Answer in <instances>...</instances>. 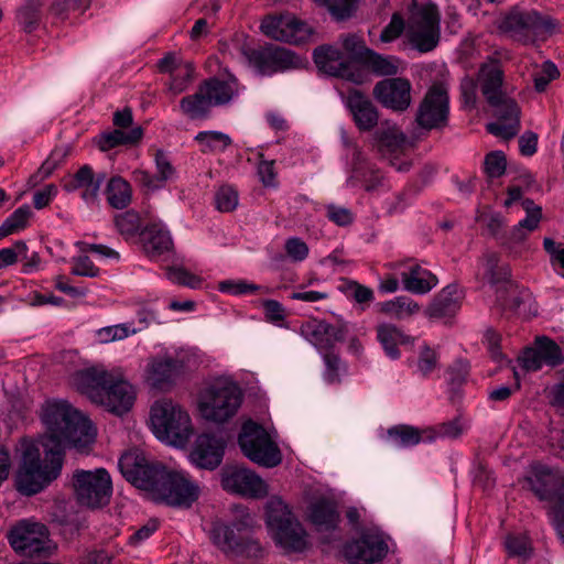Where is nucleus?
<instances>
[{
  "label": "nucleus",
  "mask_w": 564,
  "mask_h": 564,
  "mask_svg": "<svg viewBox=\"0 0 564 564\" xmlns=\"http://www.w3.org/2000/svg\"><path fill=\"white\" fill-rule=\"evenodd\" d=\"M72 486L77 502L89 509L107 506L112 495L111 477L105 468L75 469Z\"/></svg>",
  "instance_id": "8"
},
{
  "label": "nucleus",
  "mask_w": 564,
  "mask_h": 564,
  "mask_svg": "<svg viewBox=\"0 0 564 564\" xmlns=\"http://www.w3.org/2000/svg\"><path fill=\"white\" fill-rule=\"evenodd\" d=\"M441 15L436 7L425 0V52L434 50L441 39Z\"/></svg>",
  "instance_id": "43"
},
{
  "label": "nucleus",
  "mask_w": 564,
  "mask_h": 564,
  "mask_svg": "<svg viewBox=\"0 0 564 564\" xmlns=\"http://www.w3.org/2000/svg\"><path fill=\"white\" fill-rule=\"evenodd\" d=\"M267 527L275 543L289 552H302L308 546L307 533L279 497L267 502Z\"/></svg>",
  "instance_id": "5"
},
{
  "label": "nucleus",
  "mask_w": 564,
  "mask_h": 564,
  "mask_svg": "<svg viewBox=\"0 0 564 564\" xmlns=\"http://www.w3.org/2000/svg\"><path fill=\"white\" fill-rule=\"evenodd\" d=\"M225 445L220 437L202 434L195 441L189 459L198 468L214 470L221 464Z\"/></svg>",
  "instance_id": "23"
},
{
  "label": "nucleus",
  "mask_w": 564,
  "mask_h": 564,
  "mask_svg": "<svg viewBox=\"0 0 564 564\" xmlns=\"http://www.w3.org/2000/svg\"><path fill=\"white\" fill-rule=\"evenodd\" d=\"M143 250L150 258H156L171 250L173 242L169 231L161 224H151L142 232Z\"/></svg>",
  "instance_id": "33"
},
{
  "label": "nucleus",
  "mask_w": 564,
  "mask_h": 564,
  "mask_svg": "<svg viewBox=\"0 0 564 564\" xmlns=\"http://www.w3.org/2000/svg\"><path fill=\"white\" fill-rule=\"evenodd\" d=\"M215 204L218 210L229 213L238 206V193L228 185L221 186L215 194Z\"/></svg>",
  "instance_id": "57"
},
{
  "label": "nucleus",
  "mask_w": 564,
  "mask_h": 564,
  "mask_svg": "<svg viewBox=\"0 0 564 564\" xmlns=\"http://www.w3.org/2000/svg\"><path fill=\"white\" fill-rule=\"evenodd\" d=\"M536 347L540 351L544 365L556 366L563 361V356L560 347L547 338H539Z\"/></svg>",
  "instance_id": "55"
},
{
  "label": "nucleus",
  "mask_w": 564,
  "mask_h": 564,
  "mask_svg": "<svg viewBox=\"0 0 564 564\" xmlns=\"http://www.w3.org/2000/svg\"><path fill=\"white\" fill-rule=\"evenodd\" d=\"M28 247L24 241L19 240L10 248L0 249V269L14 264L19 257L26 258Z\"/></svg>",
  "instance_id": "60"
},
{
  "label": "nucleus",
  "mask_w": 564,
  "mask_h": 564,
  "mask_svg": "<svg viewBox=\"0 0 564 564\" xmlns=\"http://www.w3.org/2000/svg\"><path fill=\"white\" fill-rule=\"evenodd\" d=\"M485 172L490 178L500 177L507 167L506 156L501 151H494L486 155Z\"/></svg>",
  "instance_id": "59"
},
{
  "label": "nucleus",
  "mask_w": 564,
  "mask_h": 564,
  "mask_svg": "<svg viewBox=\"0 0 564 564\" xmlns=\"http://www.w3.org/2000/svg\"><path fill=\"white\" fill-rule=\"evenodd\" d=\"M402 33V48L423 53V8L413 4L406 22L399 13H394L380 34V41L389 43L397 40Z\"/></svg>",
  "instance_id": "14"
},
{
  "label": "nucleus",
  "mask_w": 564,
  "mask_h": 564,
  "mask_svg": "<svg viewBox=\"0 0 564 564\" xmlns=\"http://www.w3.org/2000/svg\"><path fill=\"white\" fill-rule=\"evenodd\" d=\"M343 290L359 304L369 303L373 300V291L356 281L345 280Z\"/></svg>",
  "instance_id": "62"
},
{
  "label": "nucleus",
  "mask_w": 564,
  "mask_h": 564,
  "mask_svg": "<svg viewBox=\"0 0 564 564\" xmlns=\"http://www.w3.org/2000/svg\"><path fill=\"white\" fill-rule=\"evenodd\" d=\"M154 162L156 167L155 175H152L144 170H137L133 172L134 181L151 191L162 188L166 182L176 177V170L165 152L156 150L154 154Z\"/></svg>",
  "instance_id": "28"
},
{
  "label": "nucleus",
  "mask_w": 564,
  "mask_h": 564,
  "mask_svg": "<svg viewBox=\"0 0 564 564\" xmlns=\"http://www.w3.org/2000/svg\"><path fill=\"white\" fill-rule=\"evenodd\" d=\"M218 289L225 293L241 295L258 291L260 286L257 284L248 283L243 280H225L219 283Z\"/></svg>",
  "instance_id": "63"
},
{
  "label": "nucleus",
  "mask_w": 564,
  "mask_h": 564,
  "mask_svg": "<svg viewBox=\"0 0 564 564\" xmlns=\"http://www.w3.org/2000/svg\"><path fill=\"white\" fill-rule=\"evenodd\" d=\"M479 273H481L482 279L486 280L490 286L495 288L498 300L502 305L511 308L518 307V302L509 304L505 296L506 293L513 294L516 291L510 281V269L507 264H500L498 254L494 252L486 253L480 262Z\"/></svg>",
  "instance_id": "20"
},
{
  "label": "nucleus",
  "mask_w": 564,
  "mask_h": 564,
  "mask_svg": "<svg viewBox=\"0 0 564 564\" xmlns=\"http://www.w3.org/2000/svg\"><path fill=\"white\" fill-rule=\"evenodd\" d=\"M104 181V173L95 174L89 165H84L64 182L63 188L69 193L80 191V197L87 204H95L98 200V194Z\"/></svg>",
  "instance_id": "25"
},
{
  "label": "nucleus",
  "mask_w": 564,
  "mask_h": 564,
  "mask_svg": "<svg viewBox=\"0 0 564 564\" xmlns=\"http://www.w3.org/2000/svg\"><path fill=\"white\" fill-rule=\"evenodd\" d=\"M377 338L387 355L392 359H397L400 356L399 344L410 343V338L392 324L379 325L377 327Z\"/></svg>",
  "instance_id": "36"
},
{
  "label": "nucleus",
  "mask_w": 564,
  "mask_h": 564,
  "mask_svg": "<svg viewBox=\"0 0 564 564\" xmlns=\"http://www.w3.org/2000/svg\"><path fill=\"white\" fill-rule=\"evenodd\" d=\"M462 292L457 285L445 286L429 307V315L433 318L451 317L460 307Z\"/></svg>",
  "instance_id": "31"
},
{
  "label": "nucleus",
  "mask_w": 564,
  "mask_h": 564,
  "mask_svg": "<svg viewBox=\"0 0 564 564\" xmlns=\"http://www.w3.org/2000/svg\"><path fill=\"white\" fill-rule=\"evenodd\" d=\"M142 138L141 127H135L129 132L116 129L110 132L102 133L99 137L98 145L101 151H108L121 144H134Z\"/></svg>",
  "instance_id": "41"
},
{
  "label": "nucleus",
  "mask_w": 564,
  "mask_h": 564,
  "mask_svg": "<svg viewBox=\"0 0 564 564\" xmlns=\"http://www.w3.org/2000/svg\"><path fill=\"white\" fill-rule=\"evenodd\" d=\"M238 443L243 455L259 466L273 468L282 462L278 444L261 425L252 421L242 425Z\"/></svg>",
  "instance_id": "10"
},
{
  "label": "nucleus",
  "mask_w": 564,
  "mask_h": 564,
  "mask_svg": "<svg viewBox=\"0 0 564 564\" xmlns=\"http://www.w3.org/2000/svg\"><path fill=\"white\" fill-rule=\"evenodd\" d=\"M377 134L379 145L390 152L402 149L406 141L405 135L397 127L382 129Z\"/></svg>",
  "instance_id": "52"
},
{
  "label": "nucleus",
  "mask_w": 564,
  "mask_h": 564,
  "mask_svg": "<svg viewBox=\"0 0 564 564\" xmlns=\"http://www.w3.org/2000/svg\"><path fill=\"white\" fill-rule=\"evenodd\" d=\"M400 274L406 291L423 293L422 269L419 263L412 261L405 262Z\"/></svg>",
  "instance_id": "51"
},
{
  "label": "nucleus",
  "mask_w": 564,
  "mask_h": 564,
  "mask_svg": "<svg viewBox=\"0 0 564 564\" xmlns=\"http://www.w3.org/2000/svg\"><path fill=\"white\" fill-rule=\"evenodd\" d=\"M167 278L174 283L188 286L191 289H197L202 284V279L192 274L182 267L170 268L167 271Z\"/></svg>",
  "instance_id": "61"
},
{
  "label": "nucleus",
  "mask_w": 564,
  "mask_h": 564,
  "mask_svg": "<svg viewBox=\"0 0 564 564\" xmlns=\"http://www.w3.org/2000/svg\"><path fill=\"white\" fill-rule=\"evenodd\" d=\"M522 207L527 212V216L519 221L511 232V239L516 242L523 241L528 234L538 227L541 220V207L535 205L532 200L524 199Z\"/></svg>",
  "instance_id": "37"
},
{
  "label": "nucleus",
  "mask_w": 564,
  "mask_h": 564,
  "mask_svg": "<svg viewBox=\"0 0 564 564\" xmlns=\"http://www.w3.org/2000/svg\"><path fill=\"white\" fill-rule=\"evenodd\" d=\"M308 519L317 531H333L338 525L339 513L333 501L319 499L311 505Z\"/></svg>",
  "instance_id": "34"
},
{
  "label": "nucleus",
  "mask_w": 564,
  "mask_h": 564,
  "mask_svg": "<svg viewBox=\"0 0 564 564\" xmlns=\"http://www.w3.org/2000/svg\"><path fill=\"white\" fill-rule=\"evenodd\" d=\"M31 216L32 210L29 205L15 209L0 226V239L24 229Z\"/></svg>",
  "instance_id": "45"
},
{
  "label": "nucleus",
  "mask_w": 564,
  "mask_h": 564,
  "mask_svg": "<svg viewBox=\"0 0 564 564\" xmlns=\"http://www.w3.org/2000/svg\"><path fill=\"white\" fill-rule=\"evenodd\" d=\"M44 452L46 463L42 464L39 443L28 438L21 441V462L15 477L20 492L35 495L61 474L64 455L56 451Z\"/></svg>",
  "instance_id": "3"
},
{
  "label": "nucleus",
  "mask_w": 564,
  "mask_h": 564,
  "mask_svg": "<svg viewBox=\"0 0 564 564\" xmlns=\"http://www.w3.org/2000/svg\"><path fill=\"white\" fill-rule=\"evenodd\" d=\"M261 32L280 42L300 44L306 42L313 34V29L292 14L268 15L260 25Z\"/></svg>",
  "instance_id": "17"
},
{
  "label": "nucleus",
  "mask_w": 564,
  "mask_h": 564,
  "mask_svg": "<svg viewBox=\"0 0 564 564\" xmlns=\"http://www.w3.org/2000/svg\"><path fill=\"white\" fill-rule=\"evenodd\" d=\"M313 58L316 67L330 76L344 74L345 65L348 62L341 51L332 45H321L314 50Z\"/></svg>",
  "instance_id": "32"
},
{
  "label": "nucleus",
  "mask_w": 564,
  "mask_h": 564,
  "mask_svg": "<svg viewBox=\"0 0 564 564\" xmlns=\"http://www.w3.org/2000/svg\"><path fill=\"white\" fill-rule=\"evenodd\" d=\"M464 432V426L458 421L443 423L425 429V443L444 438H456Z\"/></svg>",
  "instance_id": "49"
},
{
  "label": "nucleus",
  "mask_w": 564,
  "mask_h": 564,
  "mask_svg": "<svg viewBox=\"0 0 564 564\" xmlns=\"http://www.w3.org/2000/svg\"><path fill=\"white\" fill-rule=\"evenodd\" d=\"M203 153H221L231 145V138L219 131H202L195 135Z\"/></svg>",
  "instance_id": "42"
},
{
  "label": "nucleus",
  "mask_w": 564,
  "mask_h": 564,
  "mask_svg": "<svg viewBox=\"0 0 564 564\" xmlns=\"http://www.w3.org/2000/svg\"><path fill=\"white\" fill-rule=\"evenodd\" d=\"M543 247L550 256L551 264L563 270L564 275V243H557L552 238H544Z\"/></svg>",
  "instance_id": "64"
},
{
  "label": "nucleus",
  "mask_w": 564,
  "mask_h": 564,
  "mask_svg": "<svg viewBox=\"0 0 564 564\" xmlns=\"http://www.w3.org/2000/svg\"><path fill=\"white\" fill-rule=\"evenodd\" d=\"M214 106L228 104L237 94V82L210 78L200 85Z\"/></svg>",
  "instance_id": "35"
},
{
  "label": "nucleus",
  "mask_w": 564,
  "mask_h": 564,
  "mask_svg": "<svg viewBox=\"0 0 564 564\" xmlns=\"http://www.w3.org/2000/svg\"><path fill=\"white\" fill-rule=\"evenodd\" d=\"M481 91L495 109L497 120L487 124V130L501 139L513 138L520 129V108L502 89V70L496 62L481 66L478 77Z\"/></svg>",
  "instance_id": "2"
},
{
  "label": "nucleus",
  "mask_w": 564,
  "mask_h": 564,
  "mask_svg": "<svg viewBox=\"0 0 564 564\" xmlns=\"http://www.w3.org/2000/svg\"><path fill=\"white\" fill-rule=\"evenodd\" d=\"M112 371L100 368H87L73 375V384L93 402L100 401L104 388L111 381Z\"/></svg>",
  "instance_id": "29"
},
{
  "label": "nucleus",
  "mask_w": 564,
  "mask_h": 564,
  "mask_svg": "<svg viewBox=\"0 0 564 564\" xmlns=\"http://www.w3.org/2000/svg\"><path fill=\"white\" fill-rule=\"evenodd\" d=\"M106 195L111 207L122 209L131 203L132 189L126 180L116 176L108 182Z\"/></svg>",
  "instance_id": "39"
},
{
  "label": "nucleus",
  "mask_w": 564,
  "mask_h": 564,
  "mask_svg": "<svg viewBox=\"0 0 564 564\" xmlns=\"http://www.w3.org/2000/svg\"><path fill=\"white\" fill-rule=\"evenodd\" d=\"M380 311L392 318L402 319L420 311V306L406 297H397L380 304Z\"/></svg>",
  "instance_id": "46"
},
{
  "label": "nucleus",
  "mask_w": 564,
  "mask_h": 564,
  "mask_svg": "<svg viewBox=\"0 0 564 564\" xmlns=\"http://www.w3.org/2000/svg\"><path fill=\"white\" fill-rule=\"evenodd\" d=\"M243 400L239 386L229 379H217L200 394L202 416L215 423H224L236 415Z\"/></svg>",
  "instance_id": "6"
},
{
  "label": "nucleus",
  "mask_w": 564,
  "mask_h": 564,
  "mask_svg": "<svg viewBox=\"0 0 564 564\" xmlns=\"http://www.w3.org/2000/svg\"><path fill=\"white\" fill-rule=\"evenodd\" d=\"M362 65L378 76H393L399 73L400 59L391 55H381L371 50Z\"/></svg>",
  "instance_id": "40"
},
{
  "label": "nucleus",
  "mask_w": 564,
  "mask_h": 564,
  "mask_svg": "<svg viewBox=\"0 0 564 564\" xmlns=\"http://www.w3.org/2000/svg\"><path fill=\"white\" fill-rule=\"evenodd\" d=\"M237 518L231 525H218L213 531L214 542L223 550H236L240 546V541L236 538L235 531L248 529L253 524V518L243 507H236Z\"/></svg>",
  "instance_id": "30"
},
{
  "label": "nucleus",
  "mask_w": 564,
  "mask_h": 564,
  "mask_svg": "<svg viewBox=\"0 0 564 564\" xmlns=\"http://www.w3.org/2000/svg\"><path fill=\"white\" fill-rule=\"evenodd\" d=\"M560 72L554 63L546 61L542 64L539 72L534 74V88L536 91L542 93L546 89L550 82L556 79Z\"/></svg>",
  "instance_id": "58"
},
{
  "label": "nucleus",
  "mask_w": 564,
  "mask_h": 564,
  "mask_svg": "<svg viewBox=\"0 0 564 564\" xmlns=\"http://www.w3.org/2000/svg\"><path fill=\"white\" fill-rule=\"evenodd\" d=\"M411 85L403 78L383 79L373 87L375 98L386 108L403 111L411 102Z\"/></svg>",
  "instance_id": "22"
},
{
  "label": "nucleus",
  "mask_w": 564,
  "mask_h": 564,
  "mask_svg": "<svg viewBox=\"0 0 564 564\" xmlns=\"http://www.w3.org/2000/svg\"><path fill=\"white\" fill-rule=\"evenodd\" d=\"M135 333L137 329L130 324H118L98 329L97 337L100 343L107 344L116 340H122Z\"/></svg>",
  "instance_id": "53"
},
{
  "label": "nucleus",
  "mask_w": 564,
  "mask_h": 564,
  "mask_svg": "<svg viewBox=\"0 0 564 564\" xmlns=\"http://www.w3.org/2000/svg\"><path fill=\"white\" fill-rule=\"evenodd\" d=\"M527 480L540 499L552 501L553 524L560 539L564 541V479L550 468L535 465Z\"/></svg>",
  "instance_id": "9"
},
{
  "label": "nucleus",
  "mask_w": 564,
  "mask_h": 564,
  "mask_svg": "<svg viewBox=\"0 0 564 564\" xmlns=\"http://www.w3.org/2000/svg\"><path fill=\"white\" fill-rule=\"evenodd\" d=\"M238 53L249 67L262 76L296 68L301 64L300 58L290 50L275 45L252 47L243 43L239 45Z\"/></svg>",
  "instance_id": "11"
},
{
  "label": "nucleus",
  "mask_w": 564,
  "mask_h": 564,
  "mask_svg": "<svg viewBox=\"0 0 564 564\" xmlns=\"http://www.w3.org/2000/svg\"><path fill=\"white\" fill-rule=\"evenodd\" d=\"M150 420L154 435L176 447L185 446L194 433L187 411L170 399L159 400L151 406Z\"/></svg>",
  "instance_id": "4"
},
{
  "label": "nucleus",
  "mask_w": 564,
  "mask_h": 564,
  "mask_svg": "<svg viewBox=\"0 0 564 564\" xmlns=\"http://www.w3.org/2000/svg\"><path fill=\"white\" fill-rule=\"evenodd\" d=\"M346 106L352 115L359 130L369 131L379 120L378 110L372 101L360 90H349L346 97Z\"/></svg>",
  "instance_id": "27"
},
{
  "label": "nucleus",
  "mask_w": 564,
  "mask_h": 564,
  "mask_svg": "<svg viewBox=\"0 0 564 564\" xmlns=\"http://www.w3.org/2000/svg\"><path fill=\"white\" fill-rule=\"evenodd\" d=\"M554 24L533 9H513L503 20V29L522 43L534 42L550 34Z\"/></svg>",
  "instance_id": "13"
},
{
  "label": "nucleus",
  "mask_w": 564,
  "mask_h": 564,
  "mask_svg": "<svg viewBox=\"0 0 564 564\" xmlns=\"http://www.w3.org/2000/svg\"><path fill=\"white\" fill-rule=\"evenodd\" d=\"M41 420L45 434L41 438L44 451L64 455L66 447L87 452L96 440V429L82 412L63 400L46 401L42 405Z\"/></svg>",
  "instance_id": "1"
},
{
  "label": "nucleus",
  "mask_w": 564,
  "mask_h": 564,
  "mask_svg": "<svg viewBox=\"0 0 564 564\" xmlns=\"http://www.w3.org/2000/svg\"><path fill=\"white\" fill-rule=\"evenodd\" d=\"M193 76L194 67L192 64L184 63V65L175 66L169 84V91L172 96H177L185 91L192 83Z\"/></svg>",
  "instance_id": "47"
},
{
  "label": "nucleus",
  "mask_w": 564,
  "mask_h": 564,
  "mask_svg": "<svg viewBox=\"0 0 564 564\" xmlns=\"http://www.w3.org/2000/svg\"><path fill=\"white\" fill-rule=\"evenodd\" d=\"M213 106L206 93L203 91L202 86H199L194 95L182 98L180 102L183 113L191 119L206 118Z\"/></svg>",
  "instance_id": "38"
},
{
  "label": "nucleus",
  "mask_w": 564,
  "mask_h": 564,
  "mask_svg": "<svg viewBox=\"0 0 564 564\" xmlns=\"http://www.w3.org/2000/svg\"><path fill=\"white\" fill-rule=\"evenodd\" d=\"M340 43L345 52L352 61L364 63L371 48L366 46L364 39L357 34H344Z\"/></svg>",
  "instance_id": "48"
},
{
  "label": "nucleus",
  "mask_w": 564,
  "mask_h": 564,
  "mask_svg": "<svg viewBox=\"0 0 564 564\" xmlns=\"http://www.w3.org/2000/svg\"><path fill=\"white\" fill-rule=\"evenodd\" d=\"M134 399V388L123 378L121 371L115 370L111 373V381L108 382L107 388H104L100 401L97 403L121 415L131 409Z\"/></svg>",
  "instance_id": "21"
},
{
  "label": "nucleus",
  "mask_w": 564,
  "mask_h": 564,
  "mask_svg": "<svg viewBox=\"0 0 564 564\" xmlns=\"http://www.w3.org/2000/svg\"><path fill=\"white\" fill-rule=\"evenodd\" d=\"M387 441L395 447H409L420 443L421 432L409 425H399L388 430Z\"/></svg>",
  "instance_id": "44"
},
{
  "label": "nucleus",
  "mask_w": 564,
  "mask_h": 564,
  "mask_svg": "<svg viewBox=\"0 0 564 564\" xmlns=\"http://www.w3.org/2000/svg\"><path fill=\"white\" fill-rule=\"evenodd\" d=\"M115 224L122 236H126L127 238L132 237L140 229V217L138 213L127 210L116 216Z\"/></svg>",
  "instance_id": "54"
},
{
  "label": "nucleus",
  "mask_w": 564,
  "mask_h": 564,
  "mask_svg": "<svg viewBox=\"0 0 564 564\" xmlns=\"http://www.w3.org/2000/svg\"><path fill=\"white\" fill-rule=\"evenodd\" d=\"M119 469L122 476L137 488L148 490L152 487L163 465L147 458L143 451L131 448L126 451L119 458Z\"/></svg>",
  "instance_id": "15"
},
{
  "label": "nucleus",
  "mask_w": 564,
  "mask_h": 564,
  "mask_svg": "<svg viewBox=\"0 0 564 564\" xmlns=\"http://www.w3.org/2000/svg\"><path fill=\"white\" fill-rule=\"evenodd\" d=\"M388 552L389 546L379 534H365L344 549V555L349 564H375L382 561Z\"/></svg>",
  "instance_id": "19"
},
{
  "label": "nucleus",
  "mask_w": 564,
  "mask_h": 564,
  "mask_svg": "<svg viewBox=\"0 0 564 564\" xmlns=\"http://www.w3.org/2000/svg\"><path fill=\"white\" fill-rule=\"evenodd\" d=\"M301 333L321 351L329 350L336 343L344 340L341 328L319 319L308 321L303 324Z\"/></svg>",
  "instance_id": "26"
},
{
  "label": "nucleus",
  "mask_w": 564,
  "mask_h": 564,
  "mask_svg": "<svg viewBox=\"0 0 564 564\" xmlns=\"http://www.w3.org/2000/svg\"><path fill=\"white\" fill-rule=\"evenodd\" d=\"M7 539L11 547L23 556L48 554L52 547L48 529L33 519L13 523L7 532Z\"/></svg>",
  "instance_id": "12"
},
{
  "label": "nucleus",
  "mask_w": 564,
  "mask_h": 564,
  "mask_svg": "<svg viewBox=\"0 0 564 564\" xmlns=\"http://www.w3.org/2000/svg\"><path fill=\"white\" fill-rule=\"evenodd\" d=\"M223 488L243 497L260 499L268 495L267 482L253 470L239 466H228L221 471Z\"/></svg>",
  "instance_id": "18"
},
{
  "label": "nucleus",
  "mask_w": 564,
  "mask_h": 564,
  "mask_svg": "<svg viewBox=\"0 0 564 564\" xmlns=\"http://www.w3.org/2000/svg\"><path fill=\"white\" fill-rule=\"evenodd\" d=\"M182 371L183 362L177 358H153L145 367L144 378L152 388L164 390L173 384Z\"/></svg>",
  "instance_id": "24"
},
{
  "label": "nucleus",
  "mask_w": 564,
  "mask_h": 564,
  "mask_svg": "<svg viewBox=\"0 0 564 564\" xmlns=\"http://www.w3.org/2000/svg\"><path fill=\"white\" fill-rule=\"evenodd\" d=\"M336 20H345L356 11L359 0H322Z\"/></svg>",
  "instance_id": "56"
},
{
  "label": "nucleus",
  "mask_w": 564,
  "mask_h": 564,
  "mask_svg": "<svg viewBox=\"0 0 564 564\" xmlns=\"http://www.w3.org/2000/svg\"><path fill=\"white\" fill-rule=\"evenodd\" d=\"M435 66L440 79L425 95V130L441 129L446 126L448 119V72L445 64Z\"/></svg>",
  "instance_id": "16"
},
{
  "label": "nucleus",
  "mask_w": 564,
  "mask_h": 564,
  "mask_svg": "<svg viewBox=\"0 0 564 564\" xmlns=\"http://www.w3.org/2000/svg\"><path fill=\"white\" fill-rule=\"evenodd\" d=\"M42 0H26L25 4L18 12L19 23L24 31L32 32L41 17Z\"/></svg>",
  "instance_id": "50"
},
{
  "label": "nucleus",
  "mask_w": 564,
  "mask_h": 564,
  "mask_svg": "<svg viewBox=\"0 0 564 564\" xmlns=\"http://www.w3.org/2000/svg\"><path fill=\"white\" fill-rule=\"evenodd\" d=\"M148 492L153 500L171 507L189 508L199 497V486L188 475L164 465Z\"/></svg>",
  "instance_id": "7"
}]
</instances>
